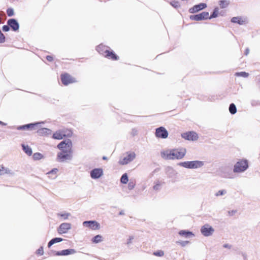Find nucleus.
I'll list each match as a JSON object with an SVG mask.
<instances>
[{"instance_id":"nucleus-1","label":"nucleus","mask_w":260,"mask_h":260,"mask_svg":"<svg viewBox=\"0 0 260 260\" xmlns=\"http://www.w3.org/2000/svg\"><path fill=\"white\" fill-rule=\"evenodd\" d=\"M57 147L60 150L56 156L57 161L64 162L73 159L72 142L70 139L61 141L57 145Z\"/></svg>"},{"instance_id":"nucleus-2","label":"nucleus","mask_w":260,"mask_h":260,"mask_svg":"<svg viewBox=\"0 0 260 260\" xmlns=\"http://www.w3.org/2000/svg\"><path fill=\"white\" fill-rule=\"evenodd\" d=\"M186 153V150L185 148H179L162 151L160 153V155L165 159H181L184 157Z\"/></svg>"},{"instance_id":"nucleus-3","label":"nucleus","mask_w":260,"mask_h":260,"mask_svg":"<svg viewBox=\"0 0 260 260\" xmlns=\"http://www.w3.org/2000/svg\"><path fill=\"white\" fill-rule=\"evenodd\" d=\"M96 50L101 54L103 55L105 57L114 60H118L119 57L111 50H109V47L103 44H100L96 47Z\"/></svg>"},{"instance_id":"nucleus-4","label":"nucleus","mask_w":260,"mask_h":260,"mask_svg":"<svg viewBox=\"0 0 260 260\" xmlns=\"http://www.w3.org/2000/svg\"><path fill=\"white\" fill-rule=\"evenodd\" d=\"M178 165L186 169H196L202 167L204 165V162L200 160H192L180 162Z\"/></svg>"},{"instance_id":"nucleus-5","label":"nucleus","mask_w":260,"mask_h":260,"mask_svg":"<svg viewBox=\"0 0 260 260\" xmlns=\"http://www.w3.org/2000/svg\"><path fill=\"white\" fill-rule=\"evenodd\" d=\"M248 168V161L247 160H241L236 163L234 166L233 171L234 173H241L246 171Z\"/></svg>"},{"instance_id":"nucleus-6","label":"nucleus","mask_w":260,"mask_h":260,"mask_svg":"<svg viewBox=\"0 0 260 260\" xmlns=\"http://www.w3.org/2000/svg\"><path fill=\"white\" fill-rule=\"evenodd\" d=\"M200 232L204 236L209 237L213 234L215 230L210 224L206 223L201 226Z\"/></svg>"},{"instance_id":"nucleus-7","label":"nucleus","mask_w":260,"mask_h":260,"mask_svg":"<svg viewBox=\"0 0 260 260\" xmlns=\"http://www.w3.org/2000/svg\"><path fill=\"white\" fill-rule=\"evenodd\" d=\"M43 122H42V123ZM42 122L31 123L23 125L18 126L16 129L19 131H32L37 129L39 124Z\"/></svg>"},{"instance_id":"nucleus-8","label":"nucleus","mask_w":260,"mask_h":260,"mask_svg":"<svg viewBox=\"0 0 260 260\" xmlns=\"http://www.w3.org/2000/svg\"><path fill=\"white\" fill-rule=\"evenodd\" d=\"M209 13L203 12L200 14L190 15L189 18L191 20L200 21L208 19Z\"/></svg>"},{"instance_id":"nucleus-9","label":"nucleus","mask_w":260,"mask_h":260,"mask_svg":"<svg viewBox=\"0 0 260 260\" xmlns=\"http://www.w3.org/2000/svg\"><path fill=\"white\" fill-rule=\"evenodd\" d=\"M72 135V132L71 131H68L67 134L63 131H58L53 134L52 137L54 139L61 140L66 136L71 137Z\"/></svg>"},{"instance_id":"nucleus-10","label":"nucleus","mask_w":260,"mask_h":260,"mask_svg":"<svg viewBox=\"0 0 260 260\" xmlns=\"http://www.w3.org/2000/svg\"><path fill=\"white\" fill-rule=\"evenodd\" d=\"M155 136L157 138L166 139L168 136V133L165 127L160 126L156 129Z\"/></svg>"},{"instance_id":"nucleus-11","label":"nucleus","mask_w":260,"mask_h":260,"mask_svg":"<svg viewBox=\"0 0 260 260\" xmlns=\"http://www.w3.org/2000/svg\"><path fill=\"white\" fill-rule=\"evenodd\" d=\"M183 138L187 140L195 141L198 139V134L194 132H188L181 134Z\"/></svg>"},{"instance_id":"nucleus-12","label":"nucleus","mask_w":260,"mask_h":260,"mask_svg":"<svg viewBox=\"0 0 260 260\" xmlns=\"http://www.w3.org/2000/svg\"><path fill=\"white\" fill-rule=\"evenodd\" d=\"M136 157L135 152H131L128 153L127 155L123 159L119 160V164L122 165H126L133 161Z\"/></svg>"},{"instance_id":"nucleus-13","label":"nucleus","mask_w":260,"mask_h":260,"mask_svg":"<svg viewBox=\"0 0 260 260\" xmlns=\"http://www.w3.org/2000/svg\"><path fill=\"white\" fill-rule=\"evenodd\" d=\"M90 175L92 179H99L103 175V170L102 168L94 169L90 171Z\"/></svg>"},{"instance_id":"nucleus-14","label":"nucleus","mask_w":260,"mask_h":260,"mask_svg":"<svg viewBox=\"0 0 260 260\" xmlns=\"http://www.w3.org/2000/svg\"><path fill=\"white\" fill-rule=\"evenodd\" d=\"M220 175L224 178H233V174L231 171V169L226 167H222L220 170Z\"/></svg>"},{"instance_id":"nucleus-15","label":"nucleus","mask_w":260,"mask_h":260,"mask_svg":"<svg viewBox=\"0 0 260 260\" xmlns=\"http://www.w3.org/2000/svg\"><path fill=\"white\" fill-rule=\"evenodd\" d=\"M83 225L92 230H98L100 228V224L94 220L85 221L83 222Z\"/></svg>"},{"instance_id":"nucleus-16","label":"nucleus","mask_w":260,"mask_h":260,"mask_svg":"<svg viewBox=\"0 0 260 260\" xmlns=\"http://www.w3.org/2000/svg\"><path fill=\"white\" fill-rule=\"evenodd\" d=\"M72 228L71 224L70 223H62L58 228L57 231L60 234L67 233L68 231Z\"/></svg>"},{"instance_id":"nucleus-17","label":"nucleus","mask_w":260,"mask_h":260,"mask_svg":"<svg viewBox=\"0 0 260 260\" xmlns=\"http://www.w3.org/2000/svg\"><path fill=\"white\" fill-rule=\"evenodd\" d=\"M76 253V250L74 249H67L62 250L59 251H54L53 252L54 255L56 256H64V255H68L70 254H73Z\"/></svg>"},{"instance_id":"nucleus-18","label":"nucleus","mask_w":260,"mask_h":260,"mask_svg":"<svg viewBox=\"0 0 260 260\" xmlns=\"http://www.w3.org/2000/svg\"><path fill=\"white\" fill-rule=\"evenodd\" d=\"M207 7V5L205 3H200L198 5L194 6L193 7L189 9V12L190 13H197Z\"/></svg>"},{"instance_id":"nucleus-19","label":"nucleus","mask_w":260,"mask_h":260,"mask_svg":"<svg viewBox=\"0 0 260 260\" xmlns=\"http://www.w3.org/2000/svg\"><path fill=\"white\" fill-rule=\"evenodd\" d=\"M7 24L10 26L13 30L16 31L19 29V25L17 21L15 19H10L8 20Z\"/></svg>"},{"instance_id":"nucleus-20","label":"nucleus","mask_w":260,"mask_h":260,"mask_svg":"<svg viewBox=\"0 0 260 260\" xmlns=\"http://www.w3.org/2000/svg\"><path fill=\"white\" fill-rule=\"evenodd\" d=\"M37 133L40 136H49L52 134V131L47 128H37Z\"/></svg>"},{"instance_id":"nucleus-21","label":"nucleus","mask_w":260,"mask_h":260,"mask_svg":"<svg viewBox=\"0 0 260 260\" xmlns=\"http://www.w3.org/2000/svg\"><path fill=\"white\" fill-rule=\"evenodd\" d=\"M231 22L234 23H238L239 25H243L245 23L246 19L241 17H234L231 19Z\"/></svg>"},{"instance_id":"nucleus-22","label":"nucleus","mask_w":260,"mask_h":260,"mask_svg":"<svg viewBox=\"0 0 260 260\" xmlns=\"http://www.w3.org/2000/svg\"><path fill=\"white\" fill-rule=\"evenodd\" d=\"M61 81L62 82H70L75 81V79L68 73H65L62 74L60 76Z\"/></svg>"},{"instance_id":"nucleus-23","label":"nucleus","mask_w":260,"mask_h":260,"mask_svg":"<svg viewBox=\"0 0 260 260\" xmlns=\"http://www.w3.org/2000/svg\"><path fill=\"white\" fill-rule=\"evenodd\" d=\"M166 173L168 176L171 178H175L177 174V172L171 167L167 168Z\"/></svg>"},{"instance_id":"nucleus-24","label":"nucleus","mask_w":260,"mask_h":260,"mask_svg":"<svg viewBox=\"0 0 260 260\" xmlns=\"http://www.w3.org/2000/svg\"><path fill=\"white\" fill-rule=\"evenodd\" d=\"M21 146L23 150L27 155H28V156H30L32 155V149L29 146H28L27 145H25V144H22Z\"/></svg>"},{"instance_id":"nucleus-25","label":"nucleus","mask_w":260,"mask_h":260,"mask_svg":"<svg viewBox=\"0 0 260 260\" xmlns=\"http://www.w3.org/2000/svg\"><path fill=\"white\" fill-rule=\"evenodd\" d=\"M162 182L159 180H156L154 182L153 189L155 191H159L161 188Z\"/></svg>"},{"instance_id":"nucleus-26","label":"nucleus","mask_w":260,"mask_h":260,"mask_svg":"<svg viewBox=\"0 0 260 260\" xmlns=\"http://www.w3.org/2000/svg\"><path fill=\"white\" fill-rule=\"evenodd\" d=\"M179 234L180 236L185 237L186 238L189 237L190 236H193L194 234L191 232L186 230H181L179 231Z\"/></svg>"},{"instance_id":"nucleus-27","label":"nucleus","mask_w":260,"mask_h":260,"mask_svg":"<svg viewBox=\"0 0 260 260\" xmlns=\"http://www.w3.org/2000/svg\"><path fill=\"white\" fill-rule=\"evenodd\" d=\"M63 239L61 238H54L51 239L48 243V247L50 248L53 244L61 242Z\"/></svg>"},{"instance_id":"nucleus-28","label":"nucleus","mask_w":260,"mask_h":260,"mask_svg":"<svg viewBox=\"0 0 260 260\" xmlns=\"http://www.w3.org/2000/svg\"><path fill=\"white\" fill-rule=\"evenodd\" d=\"M57 217L61 218L62 220H67L71 216V214L68 212H60L57 214Z\"/></svg>"},{"instance_id":"nucleus-29","label":"nucleus","mask_w":260,"mask_h":260,"mask_svg":"<svg viewBox=\"0 0 260 260\" xmlns=\"http://www.w3.org/2000/svg\"><path fill=\"white\" fill-rule=\"evenodd\" d=\"M5 174H12L11 171L8 168H5L3 166H0V174L4 175Z\"/></svg>"},{"instance_id":"nucleus-30","label":"nucleus","mask_w":260,"mask_h":260,"mask_svg":"<svg viewBox=\"0 0 260 260\" xmlns=\"http://www.w3.org/2000/svg\"><path fill=\"white\" fill-rule=\"evenodd\" d=\"M229 111L232 114H235L237 112V108L234 103H232L230 105Z\"/></svg>"},{"instance_id":"nucleus-31","label":"nucleus","mask_w":260,"mask_h":260,"mask_svg":"<svg viewBox=\"0 0 260 260\" xmlns=\"http://www.w3.org/2000/svg\"><path fill=\"white\" fill-rule=\"evenodd\" d=\"M102 236L100 235H98L92 238V242L94 243H98L102 241Z\"/></svg>"},{"instance_id":"nucleus-32","label":"nucleus","mask_w":260,"mask_h":260,"mask_svg":"<svg viewBox=\"0 0 260 260\" xmlns=\"http://www.w3.org/2000/svg\"><path fill=\"white\" fill-rule=\"evenodd\" d=\"M120 181L122 183L126 184L128 181V176L126 173L123 174L121 177Z\"/></svg>"},{"instance_id":"nucleus-33","label":"nucleus","mask_w":260,"mask_h":260,"mask_svg":"<svg viewBox=\"0 0 260 260\" xmlns=\"http://www.w3.org/2000/svg\"><path fill=\"white\" fill-rule=\"evenodd\" d=\"M32 157L34 160H40L43 158V155L40 153L37 152L33 154Z\"/></svg>"},{"instance_id":"nucleus-34","label":"nucleus","mask_w":260,"mask_h":260,"mask_svg":"<svg viewBox=\"0 0 260 260\" xmlns=\"http://www.w3.org/2000/svg\"><path fill=\"white\" fill-rule=\"evenodd\" d=\"M218 8H215L212 14L210 16H209L208 19H211L213 18H216L218 16Z\"/></svg>"},{"instance_id":"nucleus-35","label":"nucleus","mask_w":260,"mask_h":260,"mask_svg":"<svg viewBox=\"0 0 260 260\" xmlns=\"http://www.w3.org/2000/svg\"><path fill=\"white\" fill-rule=\"evenodd\" d=\"M227 193V191L225 189H221L218 190L215 193L216 197L222 196L225 194Z\"/></svg>"},{"instance_id":"nucleus-36","label":"nucleus","mask_w":260,"mask_h":260,"mask_svg":"<svg viewBox=\"0 0 260 260\" xmlns=\"http://www.w3.org/2000/svg\"><path fill=\"white\" fill-rule=\"evenodd\" d=\"M229 5V2L225 0H221L219 2V5L221 8H226Z\"/></svg>"},{"instance_id":"nucleus-37","label":"nucleus","mask_w":260,"mask_h":260,"mask_svg":"<svg viewBox=\"0 0 260 260\" xmlns=\"http://www.w3.org/2000/svg\"><path fill=\"white\" fill-rule=\"evenodd\" d=\"M135 185H136L135 181L131 180L128 184V188L129 190H132L135 188Z\"/></svg>"},{"instance_id":"nucleus-38","label":"nucleus","mask_w":260,"mask_h":260,"mask_svg":"<svg viewBox=\"0 0 260 260\" xmlns=\"http://www.w3.org/2000/svg\"><path fill=\"white\" fill-rule=\"evenodd\" d=\"M236 76H241L243 77H247L248 76V73L245 72H237L235 73Z\"/></svg>"},{"instance_id":"nucleus-39","label":"nucleus","mask_w":260,"mask_h":260,"mask_svg":"<svg viewBox=\"0 0 260 260\" xmlns=\"http://www.w3.org/2000/svg\"><path fill=\"white\" fill-rule=\"evenodd\" d=\"M7 13L8 16L11 17L14 14V10L11 8H8L7 10Z\"/></svg>"},{"instance_id":"nucleus-40","label":"nucleus","mask_w":260,"mask_h":260,"mask_svg":"<svg viewBox=\"0 0 260 260\" xmlns=\"http://www.w3.org/2000/svg\"><path fill=\"white\" fill-rule=\"evenodd\" d=\"M154 255L157 256H162L164 255V252L162 250H158L154 252Z\"/></svg>"},{"instance_id":"nucleus-41","label":"nucleus","mask_w":260,"mask_h":260,"mask_svg":"<svg viewBox=\"0 0 260 260\" xmlns=\"http://www.w3.org/2000/svg\"><path fill=\"white\" fill-rule=\"evenodd\" d=\"M5 37L0 30V43H3L5 42Z\"/></svg>"},{"instance_id":"nucleus-42","label":"nucleus","mask_w":260,"mask_h":260,"mask_svg":"<svg viewBox=\"0 0 260 260\" xmlns=\"http://www.w3.org/2000/svg\"><path fill=\"white\" fill-rule=\"evenodd\" d=\"M171 5L174 8H177L180 7V4L177 1H172L171 2Z\"/></svg>"},{"instance_id":"nucleus-43","label":"nucleus","mask_w":260,"mask_h":260,"mask_svg":"<svg viewBox=\"0 0 260 260\" xmlns=\"http://www.w3.org/2000/svg\"><path fill=\"white\" fill-rule=\"evenodd\" d=\"M177 243L180 244L182 247L185 246L188 243H189V241H177Z\"/></svg>"},{"instance_id":"nucleus-44","label":"nucleus","mask_w":260,"mask_h":260,"mask_svg":"<svg viewBox=\"0 0 260 260\" xmlns=\"http://www.w3.org/2000/svg\"><path fill=\"white\" fill-rule=\"evenodd\" d=\"M58 171V170L57 169H52L51 171H50V172H49L48 173V174H54V178L56 177V174L57 173V172Z\"/></svg>"},{"instance_id":"nucleus-45","label":"nucleus","mask_w":260,"mask_h":260,"mask_svg":"<svg viewBox=\"0 0 260 260\" xmlns=\"http://www.w3.org/2000/svg\"><path fill=\"white\" fill-rule=\"evenodd\" d=\"M37 253L39 255H43L44 253L43 247L42 246L40 247L37 250Z\"/></svg>"},{"instance_id":"nucleus-46","label":"nucleus","mask_w":260,"mask_h":260,"mask_svg":"<svg viewBox=\"0 0 260 260\" xmlns=\"http://www.w3.org/2000/svg\"><path fill=\"white\" fill-rule=\"evenodd\" d=\"M10 29V26L8 25H5L3 26V30L4 31H8Z\"/></svg>"},{"instance_id":"nucleus-47","label":"nucleus","mask_w":260,"mask_h":260,"mask_svg":"<svg viewBox=\"0 0 260 260\" xmlns=\"http://www.w3.org/2000/svg\"><path fill=\"white\" fill-rule=\"evenodd\" d=\"M134 239V236H129V239H128L127 241V244L129 245L132 242V240Z\"/></svg>"},{"instance_id":"nucleus-48","label":"nucleus","mask_w":260,"mask_h":260,"mask_svg":"<svg viewBox=\"0 0 260 260\" xmlns=\"http://www.w3.org/2000/svg\"><path fill=\"white\" fill-rule=\"evenodd\" d=\"M46 59L49 61H52L53 60V57L52 56H50V55H47L46 56Z\"/></svg>"},{"instance_id":"nucleus-49","label":"nucleus","mask_w":260,"mask_h":260,"mask_svg":"<svg viewBox=\"0 0 260 260\" xmlns=\"http://www.w3.org/2000/svg\"><path fill=\"white\" fill-rule=\"evenodd\" d=\"M223 247L225 248H229L230 249L232 247V245H230L229 244H224L223 245Z\"/></svg>"},{"instance_id":"nucleus-50","label":"nucleus","mask_w":260,"mask_h":260,"mask_svg":"<svg viewBox=\"0 0 260 260\" xmlns=\"http://www.w3.org/2000/svg\"><path fill=\"white\" fill-rule=\"evenodd\" d=\"M236 210H232V211H229V214L230 216H233L236 213Z\"/></svg>"},{"instance_id":"nucleus-51","label":"nucleus","mask_w":260,"mask_h":260,"mask_svg":"<svg viewBox=\"0 0 260 260\" xmlns=\"http://www.w3.org/2000/svg\"><path fill=\"white\" fill-rule=\"evenodd\" d=\"M249 49L247 48L246 49L244 54H245V55H247L249 54Z\"/></svg>"},{"instance_id":"nucleus-52","label":"nucleus","mask_w":260,"mask_h":260,"mask_svg":"<svg viewBox=\"0 0 260 260\" xmlns=\"http://www.w3.org/2000/svg\"><path fill=\"white\" fill-rule=\"evenodd\" d=\"M71 82H62L64 86H68Z\"/></svg>"},{"instance_id":"nucleus-53","label":"nucleus","mask_w":260,"mask_h":260,"mask_svg":"<svg viewBox=\"0 0 260 260\" xmlns=\"http://www.w3.org/2000/svg\"><path fill=\"white\" fill-rule=\"evenodd\" d=\"M0 124H1L2 125H4V126H5V125H7V123H4V122L0 121Z\"/></svg>"},{"instance_id":"nucleus-54","label":"nucleus","mask_w":260,"mask_h":260,"mask_svg":"<svg viewBox=\"0 0 260 260\" xmlns=\"http://www.w3.org/2000/svg\"><path fill=\"white\" fill-rule=\"evenodd\" d=\"M102 158L104 160H107V157L106 156H104Z\"/></svg>"},{"instance_id":"nucleus-55","label":"nucleus","mask_w":260,"mask_h":260,"mask_svg":"<svg viewBox=\"0 0 260 260\" xmlns=\"http://www.w3.org/2000/svg\"><path fill=\"white\" fill-rule=\"evenodd\" d=\"M242 255H243V257H244V258L246 259V255H245V253H243Z\"/></svg>"},{"instance_id":"nucleus-56","label":"nucleus","mask_w":260,"mask_h":260,"mask_svg":"<svg viewBox=\"0 0 260 260\" xmlns=\"http://www.w3.org/2000/svg\"><path fill=\"white\" fill-rule=\"evenodd\" d=\"M251 104H252V105L254 106V105H255V103H254V102H253V101H252V102H251Z\"/></svg>"},{"instance_id":"nucleus-57","label":"nucleus","mask_w":260,"mask_h":260,"mask_svg":"<svg viewBox=\"0 0 260 260\" xmlns=\"http://www.w3.org/2000/svg\"><path fill=\"white\" fill-rule=\"evenodd\" d=\"M120 215L123 214L122 212H120Z\"/></svg>"}]
</instances>
